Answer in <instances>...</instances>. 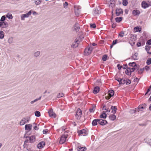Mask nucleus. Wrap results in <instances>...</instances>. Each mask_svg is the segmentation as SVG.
<instances>
[{
    "mask_svg": "<svg viewBox=\"0 0 151 151\" xmlns=\"http://www.w3.org/2000/svg\"><path fill=\"white\" fill-rule=\"evenodd\" d=\"M93 49L92 47H88L86 48L84 50L85 55H90Z\"/></svg>",
    "mask_w": 151,
    "mask_h": 151,
    "instance_id": "obj_3",
    "label": "nucleus"
},
{
    "mask_svg": "<svg viewBox=\"0 0 151 151\" xmlns=\"http://www.w3.org/2000/svg\"><path fill=\"white\" fill-rule=\"evenodd\" d=\"M75 12L76 15H79L80 14V11L79 10V9L78 8H77L76 9H75Z\"/></svg>",
    "mask_w": 151,
    "mask_h": 151,
    "instance_id": "obj_33",
    "label": "nucleus"
},
{
    "mask_svg": "<svg viewBox=\"0 0 151 151\" xmlns=\"http://www.w3.org/2000/svg\"><path fill=\"white\" fill-rule=\"evenodd\" d=\"M146 104H145L139 105L138 107L141 111H142L143 109L146 108Z\"/></svg>",
    "mask_w": 151,
    "mask_h": 151,
    "instance_id": "obj_12",
    "label": "nucleus"
},
{
    "mask_svg": "<svg viewBox=\"0 0 151 151\" xmlns=\"http://www.w3.org/2000/svg\"><path fill=\"white\" fill-rule=\"evenodd\" d=\"M134 67H135L136 70L137 69V70H138L139 69V65H137L136 63Z\"/></svg>",
    "mask_w": 151,
    "mask_h": 151,
    "instance_id": "obj_55",
    "label": "nucleus"
},
{
    "mask_svg": "<svg viewBox=\"0 0 151 151\" xmlns=\"http://www.w3.org/2000/svg\"><path fill=\"white\" fill-rule=\"evenodd\" d=\"M123 11L121 8H117L116 10V14L117 16L120 15L121 14H123Z\"/></svg>",
    "mask_w": 151,
    "mask_h": 151,
    "instance_id": "obj_8",
    "label": "nucleus"
},
{
    "mask_svg": "<svg viewBox=\"0 0 151 151\" xmlns=\"http://www.w3.org/2000/svg\"><path fill=\"white\" fill-rule=\"evenodd\" d=\"M118 42V40L116 39L115 40H113L112 42V44H113V45H115Z\"/></svg>",
    "mask_w": 151,
    "mask_h": 151,
    "instance_id": "obj_53",
    "label": "nucleus"
},
{
    "mask_svg": "<svg viewBox=\"0 0 151 151\" xmlns=\"http://www.w3.org/2000/svg\"><path fill=\"white\" fill-rule=\"evenodd\" d=\"M130 113L133 114L135 113V110L134 109H131L130 111Z\"/></svg>",
    "mask_w": 151,
    "mask_h": 151,
    "instance_id": "obj_64",
    "label": "nucleus"
},
{
    "mask_svg": "<svg viewBox=\"0 0 151 151\" xmlns=\"http://www.w3.org/2000/svg\"><path fill=\"white\" fill-rule=\"evenodd\" d=\"M26 122V119L25 118H23L20 122V124L21 125H24Z\"/></svg>",
    "mask_w": 151,
    "mask_h": 151,
    "instance_id": "obj_22",
    "label": "nucleus"
},
{
    "mask_svg": "<svg viewBox=\"0 0 151 151\" xmlns=\"http://www.w3.org/2000/svg\"><path fill=\"white\" fill-rule=\"evenodd\" d=\"M124 33L123 31L120 32L119 35V36L120 37H122L124 36Z\"/></svg>",
    "mask_w": 151,
    "mask_h": 151,
    "instance_id": "obj_47",
    "label": "nucleus"
},
{
    "mask_svg": "<svg viewBox=\"0 0 151 151\" xmlns=\"http://www.w3.org/2000/svg\"><path fill=\"white\" fill-rule=\"evenodd\" d=\"M6 17L8 18L9 19H12V15L11 14H9L8 13L6 15Z\"/></svg>",
    "mask_w": 151,
    "mask_h": 151,
    "instance_id": "obj_40",
    "label": "nucleus"
},
{
    "mask_svg": "<svg viewBox=\"0 0 151 151\" xmlns=\"http://www.w3.org/2000/svg\"><path fill=\"white\" fill-rule=\"evenodd\" d=\"M114 95V91L113 90H110L108 91V95L105 97L106 99L108 100Z\"/></svg>",
    "mask_w": 151,
    "mask_h": 151,
    "instance_id": "obj_4",
    "label": "nucleus"
},
{
    "mask_svg": "<svg viewBox=\"0 0 151 151\" xmlns=\"http://www.w3.org/2000/svg\"><path fill=\"white\" fill-rule=\"evenodd\" d=\"M35 115L37 117H39L40 116V113L38 111H36L35 112Z\"/></svg>",
    "mask_w": 151,
    "mask_h": 151,
    "instance_id": "obj_35",
    "label": "nucleus"
},
{
    "mask_svg": "<svg viewBox=\"0 0 151 151\" xmlns=\"http://www.w3.org/2000/svg\"><path fill=\"white\" fill-rule=\"evenodd\" d=\"M90 27L91 28H95L96 27V24L94 23L93 24H90Z\"/></svg>",
    "mask_w": 151,
    "mask_h": 151,
    "instance_id": "obj_46",
    "label": "nucleus"
},
{
    "mask_svg": "<svg viewBox=\"0 0 151 151\" xmlns=\"http://www.w3.org/2000/svg\"><path fill=\"white\" fill-rule=\"evenodd\" d=\"M67 136V134L64 133L61 137L59 142L60 144H63L65 141Z\"/></svg>",
    "mask_w": 151,
    "mask_h": 151,
    "instance_id": "obj_2",
    "label": "nucleus"
},
{
    "mask_svg": "<svg viewBox=\"0 0 151 151\" xmlns=\"http://www.w3.org/2000/svg\"><path fill=\"white\" fill-rule=\"evenodd\" d=\"M136 63L135 62H133L132 63H129V65L131 67H134Z\"/></svg>",
    "mask_w": 151,
    "mask_h": 151,
    "instance_id": "obj_42",
    "label": "nucleus"
},
{
    "mask_svg": "<svg viewBox=\"0 0 151 151\" xmlns=\"http://www.w3.org/2000/svg\"><path fill=\"white\" fill-rule=\"evenodd\" d=\"M82 114V113L81 110L80 108H78L76 114V116L77 117V119H78V117H81Z\"/></svg>",
    "mask_w": 151,
    "mask_h": 151,
    "instance_id": "obj_6",
    "label": "nucleus"
},
{
    "mask_svg": "<svg viewBox=\"0 0 151 151\" xmlns=\"http://www.w3.org/2000/svg\"><path fill=\"white\" fill-rule=\"evenodd\" d=\"M98 123L102 126L104 125L107 124V121L104 119H99Z\"/></svg>",
    "mask_w": 151,
    "mask_h": 151,
    "instance_id": "obj_7",
    "label": "nucleus"
},
{
    "mask_svg": "<svg viewBox=\"0 0 151 151\" xmlns=\"http://www.w3.org/2000/svg\"><path fill=\"white\" fill-rule=\"evenodd\" d=\"M144 68L147 71H148L150 69L149 66L148 65L146 66Z\"/></svg>",
    "mask_w": 151,
    "mask_h": 151,
    "instance_id": "obj_54",
    "label": "nucleus"
},
{
    "mask_svg": "<svg viewBox=\"0 0 151 151\" xmlns=\"http://www.w3.org/2000/svg\"><path fill=\"white\" fill-rule=\"evenodd\" d=\"M138 55V53H135L133 55H132L131 57V58L133 59L134 60H137V58Z\"/></svg>",
    "mask_w": 151,
    "mask_h": 151,
    "instance_id": "obj_20",
    "label": "nucleus"
},
{
    "mask_svg": "<svg viewBox=\"0 0 151 151\" xmlns=\"http://www.w3.org/2000/svg\"><path fill=\"white\" fill-rule=\"evenodd\" d=\"M31 14V11H29L27 13L25 14H22L21 16V19L24 20L25 18L28 17Z\"/></svg>",
    "mask_w": 151,
    "mask_h": 151,
    "instance_id": "obj_5",
    "label": "nucleus"
},
{
    "mask_svg": "<svg viewBox=\"0 0 151 151\" xmlns=\"http://www.w3.org/2000/svg\"><path fill=\"white\" fill-rule=\"evenodd\" d=\"M41 96L38 99H36L33 101H31L30 102V103L31 104H33L34 102H35L38 101V100H40L41 99Z\"/></svg>",
    "mask_w": 151,
    "mask_h": 151,
    "instance_id": "obj_31",
    "label": "nucleus"
},
{
    "mask_svg": "<svg viewBox=\"0 0 151 151\" xmlns=\"http://www.w3.org/2000/svg\"><path fill=\"white\" fill-rule=\"evenodd\" d=\"M13 42V39L12 37H11L9 38L8 40V42L9 44L12 43Z\"/></svg>",
    "mask_w": 151,
    "mask_h": 151,
    "instance_id": "obj_37",
    "label": "nucleus"
},
{
    "mask_svg": "<svg viewBox=\"0 0 151 151\" xmlns=\"http://www.w3.org/2000/svg\"><path fill=\"white\" fill-rule=\"evenodd\" d=\"M48 130L47 129H45L43 130V133L44 134H45L47 133Z\"/></svg>",
    "mask_w": 151,
    "mask_h": 151,
    "instance_id": "obj_57",
    "label": "nucleus"
},
{
    "mask_svg": "<svg viewBox=\"0 0 151 151\" xmlns=\"http://www.w3.org/2000/svg\"><path fill=\"white\" fill-rule=\"evenodd\" d=\"M111 109L112 110V111L114 114H115L116 111V106H111Z\"/></svg>",
    "mask_w": 151,
    "mask_h": 151,
    "instance_id": "obj_28",
    "label": "nucleus"
},
{
    "mask_svg": "<svg viewBox=\"0 0 151 151\" xmlns=\"http://www.w3.org/2000/svg\"><path fill=\"white\" fill-rule=\"evenodd\" d=\"M129 70L127 69V70L125 71V73L128 75H130V73H129Z\"/></svg>",
    "mask_w": 151,
    "mask_h": 151,
    "instance_id": "obj_62",
    "label": "nucleus"
},
{
    "mask_svg": "<svg viewBox=\"0 0 151 151\" xmlns=\"http://www.w3.org/2000/svg\"><path fill=\"white\" fill-rule=\"evenodd\" d=\"M48 114L50 117H52L53 118H55L56 116V115L53 111V110L52 109H51L48 112Z\"/></svg>",
    "mask_w": 151,
    "mask_h": 151,
    "instance_id": "obj_9",
    "label": "nucleus"
},
{
    "mask_svg": "<svg viewBox=\"0 0 151 151\" xmlns=\"http://www.w3.org/2000/svg\"><path fill=\"white\" fill-rule=\"evenodd\" d=\"M144 70V68H141L138 71V73L139 74H141Z\"/></svg>",
    "mask_w": 151,
    "mask_h": 151,
    "instance_id": "obj_44",
    "label": "nucleus"
},
{
    "mask_svg": "<svg viewBox=\"0 0 151 151\" xmlns=\"http://www.w3.org/2000/svg\"><path fill=\"white\" fill-rule=\"evenodd\" d=\"M146 63L147 65H150L151 64V58L147 59L146 62Z\"/></svg>",
    "mask_w": 151,
    "mask_h": 151,
    "instance_id": "obj_39",
    "label": "nucleus"
},
{
    "mask_svg": "<svg viewBox=\"0 0 151 151\" xmlns=\"http://www.w3.org/2000/svg\"><path fill=\"white\" fill-rule=\"evenodd\" d=\"M2 28H5L8 26V23L6 22H2Z\"/></svg>",
    "mask_w": 151,
    "mask_h": 151,
    "instance_id": "obj_26",
    "label": "nucleus"
},
{
    "mask_svg": "<svg viewBox=\"0 0 151 151\" xmlns=\"http://www.w3.org/2000/svg\"><path fill=\"white\" fill-rule=\"evenodd\" d=\"M136 70L135 67H133L132 68V70H130V75H131V73L132 72H134Z\"/></svg>",
    "mask_w": 151,
    "mask_h": 151,
    "instance_id": "obj_51",
    "label": "nucleus"
},
{
    "mask_svg": "<svg viewBox=\"0 0 151 151\" xmlns=\"http://www.w3.org/2000/svg\"><path fill=\"white\" fill-rule=\"evenodd\" d=\"M109 118L110 120L112 121H114L116 119V116L115 115L112 114L109 115Z\"/></svg>",
    "mask_w": 151,
    "mask_h": 151,
    "instance_id": "obj_19",
    "label": "nucleus"
},
{
    "mask_svg": "<svg viewBox=\"0 0 151 151\" xmlns=\"http://www.w3.org/2000/svg\"><path fill=\"white\" fill-rule=\"evenodd\" d=\"M141 4L142 7L144 9H145L149 6L148 4L145 1H143Z\"/></svg>",
    "mask_w": 151,
    "mask_h": 151,
    "instance_id": "obj_16",
    "label": "nucleus"
},
{
    "mask_svg": "<svg viewBox=\"0 0 151 151\" xmlns=\"http://www.w3.org/2000/svg\"><path fill=\"white\" fill-rule=\"evenodd\" d=\"M45 145V142L43 141L40 142L37 145V147L39 148H42Z\"/></svg>",
    "mask_w": 151,
    "mask_h": 151,
    "instance_id": "obj_13",
    "label": "nucleus"
},
{
    "mask_svg": "<svg viewBox=\"0 0 151 151\" xmlns=\"http://www.w3.org/2000/svg\"><path fill=\"white\" fill-rule=\"evenodd\" d=\"M101 11L100 8L99 6L96 7L94 10V13L95 14H99L101 13Z\"/></svg>",
    "mask_w": 151,
    "mask_h": 151,
    "instance_id": "obj_15",
    "label": "nucleus"
},
{
    "mask_svg": "<svg viewBox=\"0 0 151 151\" xmlns=\"http://www.w3.org/2000/svg\"><path fill=\"white\" fill-rule=\"evenodd\" d=\"M122 17H117L115 18V20L116 22H119L122 21Z\"/></svg>",
    "mask_w": 151,
    "mask_h": 151,
    "instance_id": "obj_29",
    "label": "nucleus"
},
{
    "mask_svg": "<svg viewBox=\"0 0 151 151\" xmlns=\"http://www.w3.org/2000/svg\"><path fill=\"white\" fill-rule=\"evenodd\" d=\"M134 110H135V113L136 112H139V111H140V110L139 109V107H138V108H136Z\"/></svg>",
    "mask_w": 151,
    "mask_h": 151,
    "instance_id": "obj_58",
    "label": "nucleus"
},
{
    "mask_svg": "<svg viewBox=\"0 0 151 151\" xmlns=\"http://www.w3.org/2000/svg\"><path fill=\"white\" fill-rule=\"evenodd\" d=\"M4 32L3 31H0V38L1 39H3L4 37Z\"/></svg>",
    "mask_w": 151,
    "mask_h": 151,
    "instance_id": "obj_36",
    "label": "nucleus"
},
{
    "mask_svg": "<svg viewBox=\"0 0 151 151\" xmlns=\"http://www.w3.org/2000/svg\"><path fill=\"white\" fill-rule=\"evenodd\" d=\"M63 96V94L62 93H59L57 96L58 98H60L62 97Z\"/></svg>",
    "mask_w": 151,
    "mask_h": 151,
    "instance_id": "obj_50",
    "label": "nucleus"
},
{
    "mask_svg": "<svg viewBox=\"0 0 151 151\" xmlns=\"http://www.w3.org/2000/svg\"><path fill=\"white\" fill-rule=\"evenodd\" d=\"M117 67L119 70H120L121 68H123V67L122 66H121L119 64L117 65Z\"/></svg>",
    "mask_w": 151,
    "mask_h": 151,
    "instance_id": "obj_63",
    "label": "nucleus"
},
{
    "mask_svg": "<svg viewBox=\"0 0 151 151\" xmlns=\"http://www.w3.org/2000/svg\"><path fill=\"white\" fill-rule=\"evenodd\" d=\"M99 88L98 86H96L94 88L93 90V93L95 94L98 93L99 91Z\"/></svg>",
    "mask_w": 151,
    "mask_h": 151,
    "instance_id": "obj_18",
    "label": "nucleus"
},
{
    "mask_svg": "<svg viewBox=\"0 0 151 151\" xmlns=\"http://www.w3.org/2000/svg\"><path fill=\"white\" fill-rule=\"evenodd\" d=\"M95 107H93L92 108L90 109H89L90 112L91 113L93 112L94 111V110H93L94 108H95Z\"/></svg>",
    "mask_w": 151,
    "mask_h": 151,
    "instance_id": "obj_59",
    "label": "nucleus"
},
{
    "mask_svg": "<svg viewBox=\"0 0 151 151\" xmlns=\"http://www.w3.org/2000/svg\"><path fill=\"white\" fill-rule=\"evenodd\" d=\"M78 133L80 134H87V132L85 129H83L82 130L79 131H78Z\"/></svg>",
    "mask_w": 151,
    "mask_h": 151,
    "instance_id": "obj_23",
    "label": "nucleus"
},
{
    "mask_svg": "<svg viewBox=\"0 0 151 151\" xmlns=\"http://www.w3.org/2000/svg\"><path fill=\"white\" fill-rule=\"evenodd\" d=\"M128 4L127 0H122V4L124 6H126Z\"/></svg>",
    "mask_w": 151,
    "mask_h": 151,
    "instance_id": "obj_34",
    "label": "nucleus"
},
{
    "mask_svg": "<svg viewBox=\"0 0 151 151\" xmlns=\"http://www.w3.org/2000/svg\"><path fill=\"white\" fill-rule=\"evenodd\" d=\"M132 14L134 15H139L140 14V12L139 10H133L132 11Z\"/></svg>",
    "mask_w": 151,
    "mask_h": 151,
    "instance_id": "obj_27",
    "label": "nucleus"
},
{
    "mask_svg": "<svg viewBox=\"0 0 151 151\" xmlns=\"http://www.w3.org/2000/svg\"><path fill=\"white\" fill-rule=\"evenodd\" d=\"M103 109L105 110H106V111H105V113L106 112H110V110L108 108L107 109H106V107L105 105H104L103 107Z\"/></svg>",
    "mask_w": 151,
    "mask_h": 151,
    "instance_id": "obj_30",
    "label": "nucleus"
},
{
    "mask_svg": "<svg viewBox=\"0 0 151 151\" xmlns=\"http://www.w3.org/2000/svg\"><path fill=\"white\" fill-rule=\"evenodd\" d=\"M115 80L117 81L120 83L121 80V78L118 77H116L115 78Z\"/></svg>",
    "mask_w": 151,
    "mask_h": 151,
    "instance_id": "obj_56",
    "label": "nucleus"
},
{
    "mask_svg": "<svg viewBox=\"0 0 151 151\" xmlns=\"http://www.w3.org/2000/svg\"><path fill=\"white\" fill-rule=\"evenodd\" d=\"M126 83L127 85H129L131 83V81L129 79H127Z\"/></svg>",
    "mask_w": 151,
    "mask_h": 151,
    "instance_id": "obj_52",
    "label": "nucleus"
},
{
    "mask_svg": "<svg viewBox=\"0 0 151 151\" xmlns=\"http://www.w3.org/2000/svg\"><path fill=\"white\" fill-rule=\"evenodd\" d=\"M151 48V46L149 45H146V46L145 50L147 52Z\"/></svg>",
    "mask_w": 151,
    "mask_h": 151,
    "instance_id": "obj_49",
    "label": "nucleus"
},
{
    "mask_svg": "<svg viewBox=\"0 0 151 151\" xmlns=\"http://www.w3.org/2000/svg\"><path fill=\"white\" fill-rule=\"evenodd\" d=\"M134 29L135 30L136 32H140L141 30V29L139 27H137L134 28Z\"/></svg>",
    "mask_w": 151,
    "mask_h": 151,
    "instance_id": "obj_41",
    "label": "nucleus"
},
{
    "mask_svg": "<svg viewBox=\"0 0 151 151\" xmlns=\"http://www.w3.org/2000/svg\"><path fill=\"white\" fill-rule=\"evenodd\" d=\"M32 125L31 124H26L25 125V129L26 130L29 131L31 129Z\"/></svg>",
    "mask_w": 151,
    "mask_h": 151,
    "instance_id": "obj_14",
    "label": "nucleus"
},
{
    "mask_svg": "<svg viewBox=\"0 0 151 151\" xmlns=\"http://www.w3.org/2000/svg\"><path fill=\"white\" fill-rule=\"evenodd\" d=\"M77 150L78 151H84L86 150V148L85 147L79 146L77 147Z\"/></svg>",
    "mask_w": 151,
    "mask_h": 151,
    "instance_id": "obj_17",
    "label": "nucleus"
},
{
    "mask_svg": "<svg viewBox=\"0 0 151 151\" xmlns=\"http://www.w3.org/2000/svg\"><path fill=\"white\" fill-rule=\"evenodd\" d=\"M103 113L100 115V117L103 119H105L107 115L105 111H103Z\"/></svg>",
    "mask_w": 151,
    "mask_h": 151,
    "instance_id": "obj_25",
    "label": "nucleus"
},
{
    "mask_svg": "<svg viewBox=\"0 0 151 151\" xmlns=\"http://www.w3.org/2000/svg\"><path fill=\"white\" fill-rule=\"evenodd\" d=\"M78 24L77 23H76L73 26V28L74 31L76 32L78 31L79 29H80V27L78 26Z\"/></svg>",
    "mask_w": 151,
    "mask_h": 151,
    "instance_id": "obj_10",
    "label": "nucleus"
},
{
    "mask_svg": "<svg viewBox=\"0 0 151 151\" xmlns=\"http://www.w3.org/2000/svg\"><path fill=\"white\" fill-rule=\"evenodd\" d=\"M68 5V3L66 2H65L64 3L63 6H64V8H67Z\"/></svg>",
    "mask_w": 151,
    "mask_h": 151,
    "instance_id": "obj_61",
    "label": "nucleus"
},
{
    "mask_svg": "<svg viewBox=\"0 0 151 151\" xmlns=\"http://www.w3.org/2000/svg\"><path fill=\"white\" fill-rule=\"evenodd\" d=\"M29 142L32 143L35 141V136H32L28 137Z\"/></svg>",
    "mask_w": 151,
    "mask_h": 151,
    "instance_id": "obj_11",
    "label": "nucleus"
},
{
    "mask_svg": "<svg viewBox=\"0 0 151 151\" xmlns=\"http://www.w3.org/2000/svg\"><path fill=\"white\" fill-rule=\"evenodd\" d=\"M40 51H37L34 53V56L35 57L37 58L40 56Z\"/></svg>",
    "mask_w": 151,
    "mask_h": 151,
    "instance_id": "obj_24",
    "label": "nucleus"
},
{
    "mask_svg": "<svg viewBox=\"0 0 151 151\" xmlns=\"http://www.w3.org/2000/svg\"><path fill=\"white\" fill-rule=\"evenodd\" d=\"M35 4L36 5H38L41 4L42 0H35Z\"/></svg>",
    "mask_w": 151,
    "mask_h": 151,
    "instance_id": "obj_32",
    "label": "nucleus"
},
{
    "mask_svg": "<svg viewBox=\"0 0 151 151\" xmlns=\"http://www.w3.org/2000/svg\"><path fill=\"white\" fill-rule=\"evenodd\" d=\"M147 44L149 45H151V39H150L147 41Z\"/></svg>",
    "mask_w": 151,
    "mask_h": 151,
    "instance_id": "obj_60",
    "label": "nucleus"
},
{
    "mask_svg": "<svg viewBox=\"0 0 151 151\" xmlns=\"http://www.w3.org/2000/svg\"><path fill=\"white\" fill-rule=\"evenodd\" d=\"M126 81L125 79H123V78H121V80L120 81L119 84H124L126 83Z\"/></svg>",
    "mask_w": 151,
    "mask_h": 151,
    "instance_id": "obj_38",
    "label": "nucleus"
},
{
    "mask_svg": "<svg viewBox=\"0 0 151 151\" xmlns=\"http://www.w3.org/2000/svg\"><path fill=\"white\" fill-rule=\"evenodd\" d=\"M99 122V119H95L92 122V125L93 126L96 125Z\"/></svg>",
    "mask_w": 151,
    "mask_h": 151,
    "instance_id": "obj_21",
    "label": "nucleus"
},
{
    "mask_svg": "<svg viewBox=\"0 0 151 151\" xmlns=\"http://www.w3.org/2000/svg\"><path fill=\"white\" fill-rule=\"evenodd\" d=\"M107 56L106 55H104L102 57V60L104 61H106V60Z\"/></svg>",
    "mask_w": 151,
    "mask_h": 151,
    "instance_id": "obj_43",
    "label": "nucleus"
},
{
    "mask_svg": "<svg viewBox=\"0 0 151 151\" xmlns=\"http://www.w3.org/2000/svg\"><path fill=\"white\" fill-rule=\"evenodd\" d=\"M77 45H76L75 44L73 43L71 46V47L73 48H76V47H77L78 46V44L77 43Z\"/></svg>",
    "mask_w": 151,
    "mask_h": 151,
    "instance_id": "obj_48",
    "label": "nucleus"
},
{
    "mask_svg": "<svg viewBox=\"0 0 151 151\" xmlns=\"http://www.w3.org/2000/svg\"><path fill=\"white\" fill-rule=\"evenodd\" d=\"M6 17L5 16H2L0 19V21L1 22H4V21L5 20Z\"/></svg>",
    "mask_w": 151,
    "mask_h": 151,
    "instance_id": "obj_45",
    "label": "nucleus"
},
{
    "mask_svg": "<svg viewBox=\"0 0 151 151\" xmlns=\"http://www.w3.org/2000/svg\"><path fill=\"white\" fill-rule=\"evenodd\" d=\"M78 36L79 37L78 39H75V40L74 42L75 43H77V44H78L79 43V40H82V39L84 38V37L83 35V33L82 32H80L78 33Z\"/></svg>",
    "mask_w": 151,
    "mask_h": 151,
    "instance_id": "obj_1",
    "label": "nucleus"
}]
</instances>
